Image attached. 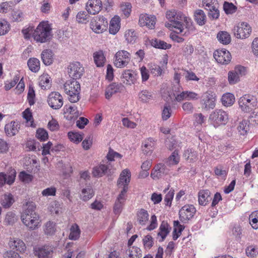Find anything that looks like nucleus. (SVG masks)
Masks as SVG:
<instances>
[{"mask_svg":"<svg viewBox=\"0 0 258 258\" xmlns=\"http://www.w3.org/2000/svg\"><path fill=\"white\" fill-rule=\"evenodd\" d=\"M26 206L27 208L22 213L21 220L28 228L33 230L38 226L39 216L36 212V206L34 202H27Z\"/></svg>","mask_w":258,"mask_h":258,"instance_id":"nucleus-1","label":"nucleus"},{"mask_svg":"<svg viewBox=\"0 0 258 258\" xmlns=\"http://www.w3.org/2000/svg\"><path fill=\"white\" fill-rule=\"evenodd\" d=\"M166 18L170 21L166 23L165 26L171 29L176 33H180L183 30L182 22L184 18V15L181 12L175 10L167 11L166 14Z\"/></svg>","mask_w":258,"mask_h":258,"instance_id":"nucleus-2","label":"nucleus"},{"mask_svg":"<svg viewBox=\"0 0 258 258\" xmlns=\"http://www.w3.org/2000/svg\"><path fill=\"white\" fill-rule=\"evenodd\" d=\"M52 36L51 26L47 21L41 22L33 34L34 39L40 43L49 41Z\"/></svg>","mask_w":258,"mask_h":258,"instance_id":"nucleus-3","label":"nucleus"},{"mask_svg":"<svg viewBox=\"0 0 258 258\" xmlns=\"http://www.w3.org/2000/svg\"><path fill=\"white\" fill-rule=\"evenodd\" d=\"M107 20L103 16H97L91 20L90 28L96 33H102L107 29Z\"/></svg>","mask_w":258,"mask_h":258,"instance_id":"nucleus-4","label":"nucleus"},{"mask_svg":"<svg viewBox=\"0 0 258 258\" xmlns=\"http://www.w3.org/2000/svg\"><path fill=\"white\" fill-rule=\"evenodd\" d=\"M216 96L212 92H206L201 96L200 104L203 109L208 111L215 108Z\"/></svg>","mask_w":258,"mask_h":258,"instance_id":"nucleus-5","label":"nucleus"},{"mask_svg":"<svg viewBox=\"0 0 258 258\" xmlns=\"http://www.w3.org/2000/svg\"><path fill=\"white\" fill-rule=\"evenodd\" d=\"M238 103L241 110L244 112L251 111L256 105V99L249 95L241 97L239 99Z\"/></svg>","mask_w":258,"mask_h":258,"instance_id":"nucleus-6","label":"nucleus"},{"mask_svg":"<svg viewBox=\"0 0 258 258\" xmlns=\"http://www.w3.org/2000/svg\"><path fill=\"white\" fill-rule=\"evenodd\" d=\"M232 31L236 38L242 39L249 36L251 32V28L248 23L242 22L234 26Z\"/></svg>","mask_w":258,"mask_h":258,"instance_id":"nucleus-7","label":"nucleus"},{"mask_svg":"<svg viewBox=\"0 0 258 258\" xmlns=\"http://www.w3.org/2000/svg\"><path fill=\"white\" fill-rule=\"evenodd\" d=\"M68 73L69 76L73 79V80L81 78L84 73V68L82 64L79 61H74L68 67Z\"/></svg>","mask_w":258,"mask_h":258,"instance_id":"nucleus-8","label":"nucleus"},{"mask_svg":"<svg viewBox=\"0 0 258 258\" xmlns=\"http://www.w3.org/2000/svg\"><path fill=\"white\" fill-rule=\"evenodd\" d=\"M112 167L110 163L107 162L105 164L102 161L93 168L92 174L95 177H100L105 175H109L113 172Z\"/></svg>","mask_w":258,"mask_h":258,"instance_id":"nucleus-9","label":"nucleus"},{"mask_svg":"<svg viewBox=\"0 0 258 258\" xmlns=\"http://www.w3.org/2000/svg\"><path fill=\"white\" fill-rule=\"evenodd\" d=\"M209 119L215 124L225 125L228 121V114L222 109H216L210 114Z\"/></svg>","mask_w":258,"mask_h":258,"instance_id":"nucleus-10","label":"nucleus"},{"mask_svg":"<svg viewBox=\"0 0 258 258\" xmlns=\"http://www.w3.org/2000/svg\"><path fill=\"white\" fill-rule=\"evenodd\" d=\"M130 60V54L125 50H119L115 55L114 64L117 68H123L127 65Z\"/></svg>","mask_w":258,"mask_h":258,"instance_id":"nucleus-11","label":"nucleus"},{"mask_svg":"<svg viewBox=\"0 0 258 258\" xmlns=\"http://www.w3.org/2000/svg\"><path fill=\"white\" fill-rule=\"evenodd\" d=\"M196 209L192 205L183 206L179 211V219L182 222L190 220L195 215Z\"/></svg>","mask_w":258,"mask_h":258,"instance_id":"nucleus-12","label":"nucleus"},{"mask_svg":"<svg viewBox=\"0 0 258 258\" xmlns=\"http://www.w3.org/2000/svg\"><path fill=\"white\" fill-rule=\"evenodd\" d=\"M214 57L216 60L222 64H227L231 60V55L226 49L217 50L214 53Z\"/></svg>","mask_w":258,"mask_h":258,"instance_id":"nucleus-13","label":"nucleus"},{"mask_svg":"<svg viewBox=\"0 0 258 258\" xmlns=\"http://www.w3.org/2000/svg\"><path fill=\"white\" fill-rule=\"evenodd\" d=\"M47 102L52 108L59 109L63 104L62 97L58 92H51L48 97Z\"/></svg>","mask_w":258,"mask_h":258,"instance_id":"nucleus-14","label":"nucleus"},{"mask_svg":"<svg viewBox=\"0 0 258 258\" xmlns=\"http://www.w3.org/2000/svg\"><path fill=\"white\" fill-rule=\"evenodd\" d=\"M125 87L121 83L114 82L110 84L106 88L105 97L107 99H109L112 96L116 93H120L124 90Z\"/></svg>","mask_w":258,"mask_h":258,"instance_id":"nucleus-15","label":"nucleus"},{"mask_svg":"<svg viewBox=\"0 0 258 258\" xmlns=\"http://www.w3.org/2000/svg\"><path fill=\"white\" fill-rule=\"evenodd\" d=\"M215 2H216V0H212V3L207 2H203V6L205 7V9L208 11L209 17L213 19H218L220 15L218 9V4L217 3L214 4Z\"/></svg>","mask_w":258,"mask_h":258,"instance_id":"nucleus-16","label":"nucleus"},{"mask_svg":"<svg viewBox=\"0 0 258 258\" xmlns=\"http://www.w3.org/2000/svg\"><path fill=\"white\" fill-rule=\"evenodd\" d=\"M169 169L163 163L157 164L152 169L151 176L153 179H159L168 173Z\"/></svg>","mask_w":258,"mask_h":258,"instance_id":"nucleus-17","label":"nucleus"},{"mask_svg":"<svg viewBox=\"0 0 258 258\" xmlns=\"http://www.w3.org/2000/svg\"><path fill=\"white\" fill-rule=\"evenodd\" d=\"M131 172L126 169L123 170L120 174L119 178L117 181V185L119 187H122V190L126 188L125 193L128 189V184L130 182Z\"/></svg>","mask_w":258,"mask_h":258,"instance_id":"nucleus-18","label":"nucleus"},{"mask_svg":"<svg viewBox=\"0 0 258 258\" xmlns=\"http://www.w3.org/2000/svg\"><path fill=\"white\" fill-rule=\"evenodd\" d=\"M123 82L127 85L135 84L137 80L138 75L132 70H125L122 73Z\"/></svg>","mask_w":258,"mask_h":258,"instance_id":"nucleus-19","label":"nucleus"},{"mask_svg":"<svg viewBox=\"0 0 258 258\" xmlns=\"http://www.w3.org/2000/svg\"><path fill=\"white\" fill-rule=\"evenodd\" d=\"M102 4L101 0H88L86 4V10L88 13L95 15L101 10Z\"/></svg>","mask_w":258,"mask_h":258,"instance_id":"nucleus-20","label":"nucleus"},{"mask_svg":"<svg viewBox=\"0 0 258 258\" xmlns=\"http://www.w3.org/2000/svg\"><path fill=\"white\" fill-rule=\"evenodd\" d=\"M183 21L184 22V24L182 22L183 31L179 34H181L183 36H188L190 34L195 33L196 28L190 19L184 17Z\"/></svg>","mask_w":258,"mask_h":258,"instance_id":"nucleus-21","label":"nucleus"},{"mask_svg":"<svg viewBox=\"0 0 258 258\" xmlns=\"http://www.w3.org/2000/svg\"><path fill=\"white\" fill-rule=\"evenodd\" d=\"M156 18L155 16H149L148 15H141L139 23L142 27L147 26L150 29H153L155 27Z\"/></svg>","mask_w":258,"mask_h":258,"instance_id":"nucleus-22","label":"nucleus"},{"mask_svg":"<svg viewBox=\"0 0 258 258\" xmlns=\"http://www.w3.org/2000/svg\"><path fill=\"white\" fill-rule=\"evenodd\" d=\"M20 128V125L18 122L12 121L10 123L6 124L5 131L8 136L12 137L18 133Z\"/></svg>","mask_w":258,"mask_h":258,"instance_id":"nucleus-23","label":"nucleus"},{"mask_svg":"<svg viewBox=\"0 0 258 258\" xmlns=\"http://www.w3.org/2000/svg\"><path fill=\"white\" fill-rule=\"evenodd\" d=\"M125 189L126 188L121 191L115 203L113 211L115 214H119L121 212L122 206L125 200Z\"/></svg>","mask_w":258,"mask_h":258,"instance_id":"nucleus-24","label":"nucleus"},{"mask_svg":"<svg viewBox=\"0 0 258 258\" xmlns=\"http://www.w3.org/2000/svg\"><path fill=\"white\" fill-rule=\"evenodd\" d=\"M156 142V140L153 138L145 140L142 146L143 153L146 155H151L155 148Z\"/></svg>","mask_w":258,"mask_h":258,"instance_id":"nucleus-25","label":"nucleus"},{"mask_svg":"<svg viewBox=\"0 0 258 258\" xmlns=\"http://www.w3.org/2000/svg\"><path fill=\"white\" fill-rule=\"evenodd\" d=\"M10 246L13 249L20 252H24L26 246L25 243L19 238H14L10 241Z\"/></svg>","mask_w":258,"mask_h":258,"instance_id":"nucleus-26","label":"nucleus"},{"mask_svg":"<svg viewBox=\"0 0 258 258\" xmlns=\"http://www.w3.org/2000/svg\"><path fill=\"white\" fill-rule=\"evenodd\" d=\"M77 109V107L75 105L70 106L66 111V114H67L66 118L68 121H70V124L74 122L79 116V112Z\"/></svg>","mask_w":258,"mask_h":258,"instance_id":"nucleus-27","label":"nucleus"},{"mask_svg":"<svg viewBox=\"0 0 258 258\" xmlns=\"http://www.w3.org/2000/svg\"><path fill=\"white\" fill-rule=\"evenodd\" d=\"M53 52L50 49H45L42 51L41 56L43 63L46 66H49L53 61Z\"/></svg>","mask_w":258,"mask_h":258,"instance_id":"nucleus-28","label":"nucleus"},{"mask_svg":"<svg viewBox=\"0 0 258 258\" xmlns=\"http://www.w3.org/2000/svg\"><path fill=\"white\" fill-rule=\"evenodd\" d=\"M39 85L42 89L47 90L51 86L50 77L47 74H43L39 77Z\"/></svg>","mask_w":258,"mask_h":258,"instance_id":"nucleus-29","label":"nucleus"},{"mask_svg":"<svg viewBox=\"0 0 258 258\" xmlns=\"http://www.w3.org/2000/svg\"><path fill=\"white\" fill-rule=\"evenodd\" d=\"M211 192L209 190H201L199 192V203L200 205L205 206L209 201L211 199L210 198Z\"/></svg>","mask_w":258,"mask_h":258,"instance_id":"nucleus-30","label":"nucleus"},{"mask_svg":"<svg viewBox=\"0 0 258 258\" xmlns=\"http://www.w3.org/2000/svg\"><path fill=\"white\" fill-rule=\"evenodd\" d=\"M120 26V18L116 16L113 17L110 22L109 32L110 34H115L119 31Z\"/></svg>","mask_w":258,"mask_h":258,"instance_id":"nucleus-31","label":"nucleus"},{"mask_svg":"<svg viewBox=\"0 0 258 258\" xmlns=\"http://www.w3.org/2000/svg\"><path fill=\"white\" fill-rule=\"evenodd\" d=\"M94 195L93 189L91 185H88L82 189L80 198L84 201H87Z\"/></svg>","mask_w":258,"mask_h":258,"instance_id":"nucleus-32","label":"nucleus"},{"mask_svg":"<svg viewBox=\"0 0 258 258\" xmlns=\"http://www.w3.org/2000/svg\"><path fill=\"white\" fill-rule=\"evenodd\" d=\"M169 226L168 223L164 221L161 223L159 229V231L157 234L158 236H160L161 237V239L159 241H163L170 232L171 228H169Z\"/></svg>","mask_w":258,"mask_h":258,"instance_id":"nucleus-33","label":"nucleus"},{"mask_svg":"<svg viewBox=\"0 0 258 258\" xmlns=\"http://www.w3.org/2000/svg\"><path fill=\"white\" fill-rule=\"evenodd\" d=\"M217 38L220 43L224 45L229 44L231 41L230 34L225 31H219L217 34Z\"/></svg>","mask_w":258,"mask_h":258,"instance_id":"nucleus-34","label":"nucleus"},{"mask_svg":"<svg viewBox=\"0 0 258 258\" xmlns=\"http://www.w3.org/2000/svg\"><path fill=\"white\" fill-rule=\"evenodd\" d=\"M126 254L129 258H141L142 257V250L136 246L129 247L126 251Z\"/></svg>","mask_w":258,"mask_h":258,"instance_id":"nucleus-35","label":"nucleus"},{"mask_svg":"<svg viewBox=\"0 0 258 258\" xmlns=\"http://www.w3.org/2000/svg\"><path fill=\"white\" fill-rule=\"evenodd\" d=\"M27 65L30 70L34 73L38 72L40 68V61L35 57L30 58L27 61Z\"/></svg>","mask_w":258,"mask_h":258,"instance_id":"nucleus-36","label":"nucleus"},{"mask_svg":"<svg viewBox=\"0 0 258 258\" xmlns=\"http://www.w3.org/2000/svg\"><path fill=\"white\" fill-rule=\"evenodd\" d=\"M70 233L69 235V238L71 240H76L80 236L81 230L78 224L74 223L70 228Z\"/></svg>","mask_w":258,"mask_h":258,"instance_id":"nucleus-37","label":"nucleus"},{"mask_svg":"<svg viewBox=\"0 0 258 258\" xmlns=\"http://www.w3.org/2000/svg\"><path fill=\"white\" fill-rule=\"evenodd\" d=\"M93 57L94 62L97 67H101L104 66L106 59L102 51L94 52Z\"/></svg>","mask_w":258,"mask_h":258,"instance_id":"nucleus-38","label":"nucleus"},{"mask_svg":"<svg viewBox=\"0 0 258 258\" xmlns=\"http://www.w3.org/2000/svg\"><path fill=\"white\" fill-rule=\"evenodd\" d=\"M151 44L152 46L159 49H168L171 47V45L167 43L166 42L158 39H152L151 41Z\"/></svg>","mask_w":258,"mask_h":258,"instance_id":"nucleus-39","label":"nucleus"},{"mask_svg":"<svg viewBox=\"0 0 258 258\" xmlns=\"http://www.w3.org/2000/svg\"><path fill=\"white\" fill-rule=\"evenodd\" d=\"M72 91L75 93L80 92L81 88L79 83L77 80H71L69 83H66V91Z\"/></svg>","mask_w":258,"mask_h":258,"instance_id":"nucleus-40","label":"nucleus"},{"mask_svg":"<svg viewBox=\"0 0 258 258\" xmlns=\"http://www.w3.org/2000/svg\"><path fill=\"white\" fill-rule=\"evenodd\" d=\"M52 251L51 248L49 246H44L36 251V254L38 258H48L50 253Z\"/></svg>","mask_w":258,"mask_h":258,"instance_id":"nucleus-41","label":"nucleus"},{"mask_svg":"<svg viewBox=\"0 0 258 258\" xmlns=\"http://www.w3.org/2000/svg\"><path fill=\"white\" fill-rule=\"evenodd\" d=\"M149 219L148 212L144 209H141L137 214V220L139 224L144 225L146 224Z\"/></svg>","mask_w":258,"mask_h":258,"instance_id":"nucleus-42","label":"nucleus"},{"mask_svg":"<svg viewBox=\"0 0 258 258\" xmlns=\"http://www.w3.org/2000/svg\"><path fill=\"white\" fill-rule=\"evenodd\" d=\"M222 104L225 106L232 105L235 101L234 96L230 93L224 94L221 98Z\"/></svg>","mask_w":258,"mask_h":258,"instance_id":"nucleus-43","label":"nucleus"},{"mask_svg":"<svg viewBox=\"0 0 258 258\" xmlns=\"http://www.w3.org/2000/svg\"><path fill=\"white\" fill-rule=\"evenodd\" d=\"M195 20L201 26L204 25L206 22V17L203 11L198 10L195 13Z\"/></svg>","mask_w":258,"mask_h":258,"instance_id":"nucleus-44","label":"nucleus"},{"mask_svg":"<svg viewBox=\"0 0 258 258\" xmlns=\"http://www.w3.org/2000/svg\"><path fill=\"white\" fill-rule=\"evenodd\" d=\"M9 23L4 19H0V36L7 34L10 30Z\"/></svg>","mask_w":258,"mask_h":258,"instance_id":"nucleus-45","label":"nucleus"},{"mask_svg":"<svg viewBox=\"0 0 258 258\" xmlns=\"http://www.w3.org/2000/svg\"><path fill=\"white\" fill-rule=\"evenodd\" d=\"M14 202V199L12 194L5 195L2 200L1 204L5 208L10 207Z\"/></svg>","mask_w":258,"mask_h":258,"instance_id":"nucleus-46","label":"nucleus"},{"mask_svg":"<svg viewBox=\"0 0 258 258\" xmlns=\"http://www.w3.org/2000/svg\"><path fill=\"white\" fill-rule=\"evenodd\" d=\"M138 97L141 101L146 103L152 99V93L147 90H144L139 93Z\"/></svg>","mask_w":258,"mask_h":258,"instance_id":"nucleus-47","label":"nucleus"},{"mask_svg":"<svg viewBox=\"0 0 258 258\" xmlns=\"http://www.w3.org/2000/svg\"><path fill=\"white\" fill-rule=\"evenodd\" d=\"M124 37L127 42L134 43L138 38L135 31L133 29L127 30L124 34Z\"/></svg>","mask_w":258,"mask_h":258,"instance_id":"nucleus-48","label":"nucleus"},{"mask_svg":"<svg viewBox=\"0 0 258 258\" xmlns=\"http://www.w3.org/2000/svg\"><path fill=\"white\" fill-rule=\"evenodd\" d=\"M248 121L246 120H243L239 122V124L237 127V130L241 135L244 136L247 134L249 130Z\"/></svg>","mask_w":258,"mask_h":258,"instance_id":"nucleus-49","label":"nucleus"},{"mask_svg":"<svg viewBox=\"0 0 258 258\" xmlns=\"http://www.w3.org/2000/svg\"><path fill=\"white\" fill-rule=\"evenodd\" d=\"M55 223L48 221L45 225L44 229L45 234L47 235H52L55 232Z\"/></svg>","mask_w":258,"mask_h":258,"instance_id":"nucleus-50","label":"nucleus"},{"mask_svg":"<svg viewBox=\"0 0 258 258\" xmlns=\"http://www.w3.org/2000/svg\"><path fill=\"white\" fill-rule=\"evenodd\" d=\"M80 93H75L72 91H66L68 99L72 103H76L79 100L80 98Z\"/></svg>","mask_w":258,"mask_h":258,"instance_id":"nucleus-51","label":"nucleus"},{"mask_svg":"<svg viewBox=\"0 0 258 258\" xmlns=\"http://www.w3.org/2000/svg\"><path fill=\"white\" fill-rule=\"evenodd\" d=\"M36 138L41 142L45 141L48 138V135L47 132L42 128H39L37 130L36 133Z\"/></svg>","mask_w":258,"mask_h":258,"instance_id":"nucleus-52","label":"nucleus"},{"mask_svg":"<svg viewBox=\"0 0 258 258\" xmlns=\"http://www.w3.org/2000/svg\"><path fill=\"white\" fill-rule=\"evenodd\" d=\"M68 137L71 141L78 144L83 139L82 135L76 132H69Z\"/></svg>","mask_w":258,"mask_h":258,"instance_id":"nucleus-53","label":"nucleus"},{"mask_svg":"<svg viewBox=\"0 0 258 258\" xmlns=\"http://www.w3.org/2000/svg\"><path fill=\"white\" fill-rule=\"evenodd\" d=\"M249 223L255 229H258V212L252 213L249 217Z\"/></svg>","mask_w":258,"mask_h":258,"instance_id":"nucleus-54","label":"nucleus"},{"mask_svg":"<svg viewBox=\"0 0 258 258\" xmlns=\"http://www.w3.org/2000/svg\"><path fill=\"white\" fill-rule=\"evenodd\" d=\"M89 16L87 12L81 11L77 15L76 19L79 23L86 24L89 21Z\"/></svg>","mask_w":258,"mask_h":258,"instance_id":"nucleus-55","label":"nucleus"},{"mask_svg":"<svg viewBox=\"0 0 258 258\" xmlns=\"http://www.w3.org/2000/svg\"><path fill=\"white\" fill-rule=\"evenodd\" d=\"M183 156L185 159L192 161L197 159V154L196 152L192 149H188L184 151Z\"/></svg>","mask_w":258,"mask_h":258,"instance_id":"nucleus-56","label":"nucleus"},{"mask_svg":"<svg viewBox=\"0 0 258 258\" xmlns=\"http://www.w3.org/2000/svg\"><path fill=\"white\" fill-rule=\"evenodd\" d=\"M27 101L30 106L33 105L35 103V93L33 87L29 86V87Z\"/></svg>","mask_w":258,"mask_h":258,"instance_id":"nucleus-57","label":"nucleus"},{"mask_svg":"<svg viewBox=\"0 0 258 258\" xmlns=\"http://www.w3.org/2000/svg\"><path fill=\"white\" fill-rule=\"evenodd\" d=\"M240 77L238 75L233 71H231L228 72V80L230 85H233L240 80Z\"/></svg>","mask_w":258,"mask_h":258,"instance_id":"nucleus-58","label":"nucleus"},{"mask_svg":"<svg viewBox=\"0 0 258 258\" xmlns=\"http://www.w3.org/2000/svg\"><path fill=\"white\" fill-rule=\"evenodd\" d=\"M179 160L180 157L177 150L173 151L168 158L169 164L172 165L177 164L179 162Z\"/></svg>","mask_w":258,"mask_h":258,"instance_id":"nucleus-59","label":"nucleus"},{"mask_svg":"<svg viewBox=\"0 0 258 258\" xmlns=\"http://www.w3.org/2000/svg\"><path fill=\"white\" fill-rule=\"evenodd\" d=\"M223 9L226 14H232L236 12L237 7L232 3L225 2L223 5Z\"/></svg>","mask_w":258,"mask_h":258,"instance_id":"nucleus-60","label":"nucleus"},{"mask_svg":"<svg viewBox=\"0 0 258 258\" xmlns=\"http://www.w3.org/2000/svg\"><path fill=\"white\" fill-rule=\"evenodd\" d=\"M150 70L151 74L157 76H161L163 71L159 66L152 63L150 65Z\"/></svg>","mask_w":258,"mask_h":258,"instance_id":"nucleus-61","label":"nucleus"},{"mask_svg":"<svg viewBox=\"0 0 258 258\" xmlns=\"http://www.w3.org/2000/svg\"><path fill=\"white\" fill-rule=\"evenodd\" d=\"M19 177L22 181L27 183L31 182L33 179V176L25 171L20 172Z\"/></svg>","mask_w":258,"mask_h":258,"instance_id":"nucleus-62","label":"nucleus"},{"mask_svg":"<svg viewBox=\"0 0 258 258\" xmlns=\"http://www.w3.org/2000/svg\"><path fill=\"white\" fill-rule=\"evenodd\" d=\"M51 0H43L40 8L41 12L45 14H48L50 12L51 6Z\"/></svg>","mask_w":258,"mask_h":258,"instance_id":"nucleus-63","label":"nucleus"},{"mask_svg":"<svg viewBox=\"0 0 258 258\" xmlns=\"http://www.w3.org/2000/svg\"><path fill=\"white\" fill-rule=\"evenodd\" d=\"M120 9L125 16L128 17L131 12V4L128 2L122 4L120 5Z\"/></svg>","mask_w":258,"mask_h":258,"instance_id":"nucleus-64","label":"nucleus"}]
</instances>
